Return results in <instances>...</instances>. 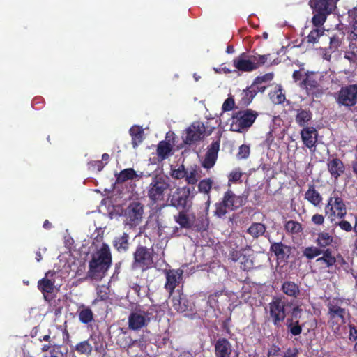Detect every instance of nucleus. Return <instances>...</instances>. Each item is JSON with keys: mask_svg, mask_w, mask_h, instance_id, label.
Returning a JSON list of instances; mask_svg holds the SVG:
<instances>
[{"mask_svg": "<svg viewBox=\"0 0 357 357\" xmlns=\"http://www.w3.org/2000/svg\"><path fill=\"white\" fill-rule=\"evenodd\" d=\"M112 264V255L109 247L103 243L92 255L89 262V277L96 280L103 278Z\"/></svg>", "mask_w": 357, "mask_h": 357, "instance_id": "1", "label": "nucleus"}, {"mask_svg": "<svg viewBox=\"0 0 357 357\" xmlns=\"http://www.w3.org/2000/svg\"><path fill=\"white\" fill-rule=\"evenodd\" d=\"M158 307L154 306L147 310L142 307L132 309L128 317V328L139 331L146 327L151 320L156 319Z\"/></svg>", "mask_w": 357, "mask_h": 357, "instance_id": "2", "label": "nucleus"}, {"mask_svg": "<svg viewBox=\"0 0 357 357\" xmlns=\"http://www.w3.org/2000/svg\"><path fill=\"white\" fill-rule=\"evenodd\" d=\"M146 190L147 196L151 202H162L171 190L169 178L163 175H155L152 177Z\"/></svg>", "mask_w": 357, "mask_h": 357, "instance_id": "3", "label": "nucleus"}, {"mask_svg": "<svg viewBox=\"0 0 357 357\" xmlns=\"http://www.w3.org/2000/svg\"><path fill=\"white\" fill-rule=\"evenodd\" d=\"M257 116V112L251 109L236 112L230 120V130L241 133L246 132L252 126Z\"/></svg>", "mask_w": 357, "mask_h": 357, "instance_id": "4", "label": "nucleus"}, {"mask_svg": "<svg viewBox=\"0 0 357 357\" xmlns=\"http://www.w3.org/2000/svg\"><path fill=\"white\" fill-rule=\"evenodd\" d=\"M347 213L346 205L338 192H333L325 207L326 216L334 222L336 219L343 218Z\"/></svg>", "mask_w": 357, "mask_h": 357, "instance_id": "5", "label": "nucleus"}, {"mask_svg": "<svg viewBox=\"0 0 357 357\" xmlns=\"http://www.w3.org/2000/svg\"><path fill=\"white\" fill-rule=\"evenodd\" d=\"M347 312L345 309L336 305H328V324L332 331L340 335L343 326L345 324V319Z\"/></svg>", "mask_w": 357, "mask_h": 357, "instance_id": "6", "label": "nucleus"}, {"mask_svg": "<svg viewBox=\"0 0 357 357\" xmlns=\"http://www.w3.org/2000/svg\"><path fill=\"white\" fill-rule=\"evenodd\" d=\"M143 213L144 208L142 204L138 202H132L126 208L124 213L126 225L130 228L136 227L141 222Z\"/></svg>", "mask_w": 357, "mask_h": 357, "instance_id": "7", "label": "nucleus"}, {"mask_svg": "<svg viewBox=\"0 0 357 357\" xmlns=\"http://www.w3.org/2000/svg\"><path fill=\"white\" fill-rule=\"evenodd\" d=\"M206 128L204 123L195 121L193 122L185 130V133L183 136V141L185 144H192L200 140L204 137Z\"/></svg>", "mask_w": 357, "mask_h": 357, "instance_id": "8", "label": "nucleus"}, {"mask_svg": "<svg viewBox=\"0 0 357 357\" xmlns=\"http://www.w3.org/2000/svg\"><path fill=\"white\" fill-rule=\"evenodd\" d=\"M337 102L346 107L357 103V84L342 87L338 93Z\"/></svg>", "mask_w": 357, "mask_h": 357, "instance_id": "9", "label": "nucleus"}, {"mask_svg": "<svg viewBox=\"0 0 357 357\" xmlns=\"http://www.w3.org/2000/svg\"><path fill=\"white\" fill-rule=\"evenodd\" d=\"M284 298H276L269 304L270 314L275 325L283 321L286 317Z\"/></svg>", "mask_w": 357, "mask_h": 357, "instance_id": "10", "label": "nucleus"}, {"mask_svg": "<svg viewBox=\"0 0 357 357\" xmlns=\"http://www.w3.org/2000/svg\"><path fill=\"white\" fill-rule=\"evenodd\" d=\"M134 266L145 270L153 264V257L151 252L145 247H139L134 255Z\"/></svg>", "mask_w": 357, "mask_h": 357, "instance_id": "11", "label": "nucleus"}, {"mask_svg": "<svg viewBox=\"0 0 357 357\" xmlns=\"http://www.w3.org/2000/svg\"><path fill=\"white\" fill-rule=\"evenodd\" d=\"M190 192L188 187L178 188L172 194L169 193L167 195L169 204L178 208H185Z\"/></svg>", "mask_w": 357, "mask_h": 357, "instance_id": "12", "label": "nucleus"}, {"mask_svg": "<svg viewBox=\"0 0 357 357\" xmlns=\"http://www.w3.org/2000/svg\"><path fill=\"white\" fill-rule=\"evenodd\" d=\"M234 66L240 71L250 72L256 69L252 56L242 53L233 60Z\"/></svg>", "mask_w": 357, "mask_h": 357, "instance_id": "13", "label": "nucleus"}, {"mask_svg": "<svg viewBox=\"0 0 357 357\" xmlns=\"http://www.w3.org/2000/svg\"><path fill=\"white\" fill-rule=\"evenodd\" d=\"M217 357H238V352L232 349L230 342L225 339H219L215 345Z\"/></svg>", "mask_w": 357, "mask_h": 357, "instance_id": "14", "label": "nucleus"}, {"mask_svg": "<svg viewBox=\"0 0 357 357\" xmlns=\"http://www.w3.org/2000/svg\"><path fill=\"white\" fill-rule=\"evenodd\" d=\"M183 271L181 269L169 270L165 272L166 274V289L172 294L176 287L179 284Z\"/></svg>", "mask_w": 357, "mask_h": 357, "instance_id": "15", "label": "nucleus"}, {"mask_svg": "<svg viewBox=\"0 0 357 357\" xmlns=\"http://www.w3.org/2000/svg\"><path fill=\"white\" fill-rule=\"evenodd\" d=\"M220 148L219 142H213L208 147L206 156L202 162V166L204 168L209 169L215 163L218 157V153Z\"/></svg>", "mask_w": 357, "mask_h": 357, "instance_id": "16", "label": "nucleus"}, {"mask_svg": "<svg viewBox=\"0 0 357 357\" xmlns=\"http://www.w3.org/2000/svg\"><path fill=\"white\" fill-rule=\"evenodd\" d=\"M54 274V273L49 271L45 274V278L38 281V289L43 293L46 300L47 296L45 294L52 293L54 289V280L52 278Z\"/></svg>", "mask_w": 357, "mask_h": 357, "instance_id": "17", "label": "nucleus"}, {"mask_svg": "<svg viewBox=\"0 0 357 357\" xmlns=\"http://www.w3.org/2000/svg\"><path fill=\"white\" fill-rule=\"evenodd\" d=\"M338 0H310V6L314 11L331 13L336 6Z\"/></svg>", "mask_w": 357, "mask_h": 357, "instance_id": "18", "label": "nucleus"}, {"mask_svg": "<svg viewBox=\"0 0 357 357\" xmlns=\"http://www.w3.org/2000/svg\"><path fill=\"white\" fill-rule=\"evenodd\" d=\"M301 135L304 144L309 149L312 148L317 140V132L313 127L304 128Z\"/></svg>", "mask_w": 357, "mask_h": 357, "instance_id": "19", "label": "nucleus"}, {"mask_svg": "<svg viewBox=\"0 0 357 357\" xmlns=\"http://www.w3.org/2000/svg\"><path fill=\"white\" fill-rule=\"evenodd\" d=\"M218 298H220L221 302L229 298V301L234 303L237 298V296L234 293L231 292L228 294L223 293L222 291L215 292V294L210 295L208 297V303L211 307L215 308L218 307L219 302Z\"/></svg>", "mask_w": 357, "mask_h": 357, "instance_id": "20", "label": "nucleus"}, {"mask_svg": "<svg viewBox=\"0 0 357 357\" xmlns=\"http://www.w3.org/2000/svg\"><path fill=\"white\" fill-rule=\"evenodd\" d=\"M225 204L229 206L231 211L234 210L243 204V198L241 196H236L231 191H227L223 197Z\"/></svg>", "mask_w": 357, "mask_h": 357, "instance_id": "21", "label": "nucleus"}, {"mask_svg": "<svg viewBox=\"0 0 357 357\" xmlns=\"http://www.w3.org/2000/svg\"><path fill=\"white\" fill-rule=\"evenodd\" d=\"M328 169L333 177L337 178L344 172V166L340 159L335 158L328 162Z\"/></svg>", "mask_w": 357, "mask_h": 357, "instance_id": "22", "label": "nucleus"}, {"mask_svg": "<svg viewBox=\"0 0 357 357\" xmlns=\"http://www.w3.org/2000/svg\"><path fill=\"white\" fill-rule=\"evenodd\" d=\"M172 146L169 142L161 141L157 147V155L160 160H163L172 154Z\"/></svg>", "mask_w": 357, "mask_h": 357, "instance_id": "23", "label": "nucleus"}, {"mask_svg": "<svg viewBox=\"0 0 357 357\" xmlns=\"http://www.w3.org/2000/svg\"><path fill=\"white\" fill-rule=\"evenodd\" d=\"M305 198L314 206H318L322 201L321 195L315 190L313 185H310L305 194Z\"/></svg>", "mask_w": 357, "mask_h": 357, "instance_id": "24", "label": "nucleus"}, {"mask_svg": "<svg viewBox=\"0 0 357 357\" xmlns=\"http://www.w3.org/2000/svg\"><path fill=\"white\" fill-rule=\"evenodd\" d=\"M130 134L132 137V144L135 148L143 140L144 130L139 126H134L130 129Z\"/></svg>", "mask_w": 357, "mask_h": 357, "instance_id": "25", "label": "nucleus"}, {"mask_svg": "<svg viewBox=\"0 0 357 357\" xmlns=\"http://www.w3.org/2000/svg\"><path fill=\"white\" fill-rule=\"evenodd\" d=\"M172 303L174 308L178 312H183L188 309V301L182 294L174 296Z\"/></svg>", "mask_w": 357, "mask_h": 357, "instance_id": "26", "label": "nucleus"}, {"mask_svg": "<svg viewBox=\"0 0 357 357\" xmlns=\"http://www.w3.org/2000/svg\"><path fill=\"white\" fill-rule=\"evenodd\" d=\"M115 176L118 183H123L126 181L132 180L139 176L136 174V172L132 168L125 169L119 174H115Z\"/></svg>", "mask_w": 357, "mask_h": 357, "instance_id": "27", "label": "nucleus"}, {"mask_svg": "<svg viewBox=\"0 0 357 357\" xmlns=\"http://www.w3.org/2000/svg\"><path fill=\"white\" fill-rule=\"evenodd\" d=\"M79 319L82 323L88 324L93 319V314L89 307L82 305L78 308Z\"/></svg>", "mask_w": 357, "mask_h": 357, "instance_id": "28", "label": "nucleus"}, {"mask_svg": "<svg viewBox=\"0 0 357 357\" xmlns=\"http://www.w3.org/2000/svg\"><path fill=\"white\" fill-rule=\"evenodd\" d=\"M333 241V238L329 233L323 231L317 234L315 243L320 248H321L329 246L332 243Z\"/></svg>", "mask_w": 357, "mask_h": 357, "instance_id": "29", "label": "nucleus"}, {"mask_svg": "<svg viewBox=\"0 0 357 357\" xmlns=\"http://www.w3.org/2000/svg\"><path fill=\"white\" fill-rule=\"evenodd\" d=\"M282 291L289 296L296 297L299 294L298 286L290 281H287L283 283L282 287Z\"/></svg>", "mask_w": 357, "mask_h": 357, "instance_id": "30", "label": "nucleus"}, {"mask_svg": "<svg viewBox=\"0 0 357 357\" xmlns=\"http://www.w3.org/2000/svg\"><path fill=\"white\" fill-rule=\"evenodd\" d=\"M175 221L181 227L189 228L193 222V217L190 216L184 212H180L177 216H174Z\"/></svg>", "mask_w": 357, "mask_h": 357, "instance_id": "31", "label": "nucleus"}, {"mask_svg": "<svg viewBox=\"0 0 357 357\" xmlns=\"http://www.w3.org/2000/svg\"><path fill=\"white\" fill-rule=\"evenodd\" d=\"M270 98L274 104H281L285 100V96L282 92V89L280 85H276L274 91L271 92Z\"/></svg>", "mask_w": 357, "mask_h": 357, "instance_id": "32", "label": "nucleus"}, {"mask_svg": "<svg viewBox=\"0 0 357 357\" xmlns=\"http://www.w3.org/2000/svg\"><path fill=\"white\" fill-rule=\"evenodd\" d=\"M114 245L119 252H125L128 248V236L123 233L121 236L115 238Z\"/></svg>", "mask_w": 357, "mask_h": 357, "instance_id": "33", "label": "nucleus"}, {"mask_svg": "<svg viewBox=\"0 0 357 357\" xmlns=\"http://www.w3.org/2000/svg\"><path fill=\"white\" fill-rule=\"evenodd\" d=\"M322 253L323 256L316 260L317 263L323 264L325 267H330L335 263V258L332 255L331 252L328 249Z\"/></svg>", "mask_w": 357, "mask_h": 357, "instance_id": "34", "label": "nucleus"}, {"mask_svg": "<svg viewBox=\"0 0 357 357\" xmlns=\"http://www.w3.org/2000/svg\"><path fill=\"white\" fill-rule=\"evenodd\" d=\"M312 119V114L310 111L306 109H299L296 116V121L300 126H305Z\"/></svg>", "mask_w": 357, "mask_h": 357, "instance_id": "35", "label": "nucleus"}, {"mask_svg": "<svg viewBox=\"0 0 357 357\" xmlns=\"http://www.w3.org/2000/svg\"><path fill=\"white\" fill-rule=\"evenodd\" d=\"M266 231V227L262 223H253L248 229V233L254 238H258L262 236Z\"/></svg>", "mask_w": 357, "mask_h": 357, "instance_id": "36", "label": "nucleus"}, {"mask_svg": "<svg viewBox=\"0 0 357 357\" xmlns=\"http://www.w3.org/2000/svg\"><path fill=\"white\" fill-rule=\"evenodd\" d=\"M201 177L199 171L196 167H190L186 169L185 181L189 184H195Z\"/></svg>", "mask_w": 357, "mask_h": 357, "instance_id": "37", "label": "nucleus"}, {"mask_svg": "<svg viewBox=\"0 0 357 357\" xmlns=\"http://www.w3.org/2000/svg\"><path fill=\"white\" fill-rule=\"evenodd\" d=\"M314 74L306 75V77L303 81V84L305 87L307 93H312L314 89L318 87L317 82L313 79L312 76Z\"/></svg>", "mask_w": 357, "mask_h": 357, "instance_id": "38", "label": "nucleus"}, {"mask_svg": "<svg viewBox=\"0 0 357 357\" xmlns=\"http://www.w3.org/2000/svg\"><path fill=\"white\" fill-rule=\"evenodd\" d=\"M284 228L288 233L291 234H298L302 231L301 225L294 220L287 221L284 225Z\"/></svg>", "mask_w": 357, "mask_h": 357, "instance_id": "39", "label": "nucleus"}, {"mask_svg": "<svg viewBox=\"0 0 357 357\" xmlns=\"http://www.w3.org/2000/svg\"><path fill=\"white\" fill-rule=\"evenodd\" d=\"M323 252V251L321 250V249L319 247H315V246H310V247H307L304 251H303V255L309 259H314L316 257H318L320 255H321Z\"/></svg>", "mask_w": 357, "mask_h": 357, "instance_id": "40", "label": "nucleus"}, {"mask_svg": "<svg viewBox=\"0 0 357 357\" xmlns=\"http://www.w3.org/2000/svg\"><path fill=\"white\" fill-rule=\"evenodd\" d=\"M75 349L81 354H90L92 351V346L86 340L77 344Z\"/></svg>", "mask_w": 357, "mask_h": 357, "instance_id": "41", "label": "nucleus"}, {"mask_svg": "<svg viewBox=\"0 0 357 357\" xmlns=\"http://www.w3.org/2000/svg\"><path fill=\"white\" fill-rule=\"evenodd\" d=\"M317 13L314 14L312 17V23L315 26H319L322 25L326 19V16L331 13H327L325 11H316Z\"/></svg>", "mask_w": 357, "mask_h": 357, "instance_id": "42", "label": "nucleus"}, {"mask_svg": "<svg viewBox=\"0 0 357 357\" xmlns=\"http://www.w3.org/2000/svg\"><path fill=\"white\" fill-rule=\"evenodd\" d=\"M349 38L351 40L350 47L354 49L357 47V16L354 17L352 30L349 36Z\"/></svg>", "mask_w": 357, "mask_h": 357, "instance_id": "43", "label": "nucleus"}, {"mask_svg": "<svg viewBox=\"0 0 357 357\" xmlns=\"http://www.w3.org/2000/svg\"><path fill=\"white\" fill-rule=\"evenodd\" d=\"M287 327L290 333L293 335H298L302 331L301 326L298 324V321H294L293 319H288L287 321Z\"/></svg>", "mask_w": 357, "mask_h": 357, "instance_id": "44", "label": "nucleus"}, {"mask_svg": "<svg viewBox=\"0 0 357 357\" xmlns=\"http://www.w3.org/2000/svg\"><path fill=\"white\" fill-rule=\"evenodd\" d=\"M215 206V214L219 218L224 216L229 211H231L229 209V206L225 204L224 199L221 202L216 204Z\"/></svg>", "mask_w": 357, "mask_h": 357, "instance_id": "45", "label": "nucleus"}, {"mask_svg": "<svg viewBox=\"0 0 357 357\" xmlns=\"http://www.w3.org/2000/svg\"><path fill=\"white\" fill-rule=\"evenodd\" d=\"M186 169L183 165L179 166L177 169H172L171 176L174 178L181 179L185 177Z\"/></svg>", "mask_w": 357, "mask_h": 357, "instance_id": "46", "label": "nucleus"}, {"mask_svg": "<svg viewBox=\"0 0 357 357\" xmlns=\"http://www.w3.org/2000/svg\"><path fill=\"white\" fill-rule=\"evenodd\" d=\"M287 247L282 243H275L271 245V250L278 256L283 257L284 255V250Z\"/></svg>", "mask_w": 357, "mask_h": 357, "instance_id": "47", "label": "nucleus"}, {"mask_svg": "<svg viewBox=\"0 0 357 357\" xmlns=\"http://www.w3.org/2000/svg\"><path fill=\"white\" fill-rule=\"evenodd\" d=\"M273 74L271 73H266L261 76H258L257 77L255 78L252 86H253V87H255L257 84H261L262 83H266V82H270L273 79Z\"/></svg>", "mask_w": 357, "mask_h": 357, "instance_id": "48", "label": "nucleus"}, {"mask_svg": "<svg viewBox=\"0 0 357 357\" xmlns=\"http://www.w3.org/2000/svg\"><path fill=\"white\" fill-rule=\"evenodd\" d=\"M212 181L211 179H204L199 183V190L204 193H208L212 187Z\"/></svg>", "mask_w": 357, "mask_h": 357, "instance_id": "49", "label": "nucleus"}, {"mask_svg": "<svg viewBox=\"0 0 357 357\" xmlns=\"http://www.w3.org/2000/svg\"><path fill=\"white\" fill-rule=\"evenodd\" d=\"M351 51H347L344 53V59L348 60L351 63L357 65V54L355 52V50L357 49L356 47L354 49L349 46Z\"/></svg>", "mask_w": 357, "mask_h": 357, "instance_id": "50", "label": "nucleus"}, {"mask_svg": "<svg viewBox=\"0 0 357 357\" xmlns=\"http://www.w3.org/2000/svg\"><path fill=\"white\" fill-rule=\"evenodd\" d=\"M323 32L318 29H315L312 30L309 35L307 36V40L308 43H314L317 41L319 38L322 35Z\"/></svg>", "mask_w": 357, "mask_h": 357, "instance_id": "51", "label": "nucleus"}, {"mask_svg": "<svg viewBox=\"0 0 357 357\" xmlns=\"http://www.w3.org/2000/svg\"><path fill=\"white\" fill-rule=\"evenodd\" d=\"M250 152V146L245 144H243L239 147L237 156L239 159H245L248 158Z\"/></svg>", "mask_w": 357, "mask_h": 357, "instance_id": "52", "label": "nucleus"}, {"mask_svg": "<svg viewBox=\"0 0 357 357\" xmlns=\"http://www.w3.org/2000/svg\"><path fill=\"white\" fill-rule=\"evenodd\" d=\"M235 106V102L232 97H228L222 104V109L223 112L231 111Z\"/></svg>", "mask_w": 357, "mask_h": 357, "instance_id": "53", "label": "nucleus"}, {"mask_svg": "<svg viewBox=\"0 0 357 357\" xmlns=\"http://www.w3.org/2000/svg\"><path fill=\"white\" fill-rule=\"evenodd\" d=\"M252 61L255 63L256 69L262 66L267 61L266 55L252 56Z\"/></svg>", "mask_w": 357, "mask_h": 357, "instance_id": "54", "label": "nucleus"}, {"mask_svg": "<svg viewBox=\"0 0 357 357\" xmlns=\"http://www.w3.org/2000/svg\"><path fill=\"white\" fill-rule=\"evenodd\" d=\"M242 173L238 169L233 170L229 176V183H235L240 180Z\"/></svg>", "mask_w": 357, "mask_h": 357, "instance_id": "55", "label": "nucleus"}, {"mask_svg": "<svg viewBox=\"0 0 357 357\" xmlns=\"http://www.w3.org/2000/svg\"><path fill=\"white\" fill-rule=\"evenodd\" d=\"M199 221L200 224L197 225V229L199 231H206L208 226V219L205 217H202Z\"/></svg>", "mask_w": 357, "mask_h": 357, "instance_id": "56", "label": "nucleus"}, {"mask_svg": "<svg viewBox=\"0 0 357 357\" xmlns=\"http://www.w3.org/2000/svg\"><path fill=\"white\" fill-rule=\"evenodd\" d=\"M97 293L102 300L107 298V288L105 286L98 287L97 288Z\"/></svg>", "mask_w": 357, "mask_h": 357, "instance_id": "57", "label": "nucleus"}, {"mask_svg": "<svg viewBox=\"0 0 357 357\" xmlns=\"http://www.w3.org/2000/svg\"><path fill=\"white\" fill-rule=\"evenodd\" d=\"M312 221L316 225H322L324 222V218L322 215L315 214L312 218Z\"/></svg>", "mask_w": 357, "mask_h": 357, "instance_id": "58", "label": "nucleus"}, {"mask_svg": "<svg viewBox=\"0 0 357 357\" xmlns=\"http://www.w3.org/2000/svg\"><path fill=\"white\" fill-rule=\"evenodd\" d=\"M338 225L340 226V227L342 229H343L346 231H350L352 229V227H351V224L349 222L345 221V220L340 221L338 223Z\"/></svg>", "mask_w": 357, "mask_h": 357, "instance_id": "59", "label": "nucleus"}, {"mask_svg": "<svg viewBox=\"0 0 357 357\" xmlns=\"http://www.w3.org/2000/svg\"><path fill=\"white\" fill-rule=\"evenodd\" d=\"M349 339L352 340H357V328L354 326H349Z\"/></svg>", "mask_w": 357, "mask_h": 357, "instance_id": "60", "label": "nucleus"}, {"mask_svg": "<svg viewBox=\"0 0 357 357\" xmlns=\"http://www.w3.org/2000/svg\"><path fill=\"white\" fill-rule=\"evenodd\" d=\"M298 354V350L296 349H288L284 357H296Z\"/></svg>", "mask_w": 357, "mask_h": 357, "instance_id": "61", "label": "nucleus"}, {"mask_svg": "<svg viewBox=\"0 0 357 357\" xmlns=\"http://www.w3.org/2000/svg\"><path fill=\"white\" fill-rule=\"evenodd\" d=\"M301 312V309H300L298 307H296L292 310V317L295 319H298L300 317V314Z\"/></svg>", "mask_w": 357, "mask_h": 357, "instance_id": "62", "label": "nucleus"}, {"mask_svg": "<svg viewBox=\"0 0 357 357\" xmlns=\"http://www.w3.org/2000/svg\"><path fill=\"white\" fill-rule=\"evenodd\" d=\"M302 77H303V74L300 70H296L293 73V78L296 82L300 80Z\"/></svg>", "mask_w": 357, "mask_h": 357, "instance_id": "63", "label": "nucleus"}, {"mask_svg": "<svg viewBox=\"0 0 357 357\" xmlns=\"http://www.w3.org/2000/svg\"><path fill=\"white\" fill-rule=\"evenodd\" d=\"M93 163L97 165L98 171H100L103 168V165L100 161L94 162Z\"/></svg>", "mask_w": 357, "mask_h": 357, "instance_id": "64", "label": "nucleus"}]
</instances>
